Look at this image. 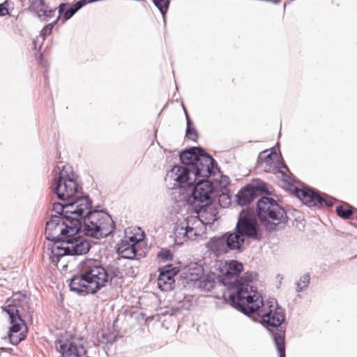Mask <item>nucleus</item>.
Returning a JSON list of instances; mask_svg holds the SVG:
<instances>
[{
	"label": "nucleus",
	"mask_w": 357,
	"mask_h": 357,
	"mask_svg": "<svg viewBox=\"0 0 357 357\" xmlns=\"http://www.w3.org/2000/svg\"><path fill=\"white\" fill-rule=\"evenodd\" d=\"M82 228L85 235L101 238L113 232L114 223L107 213L102 211H89L83 218Z\"/></svg>",
	"instance_id": "obj_6"
},
{
	"label": "nucleus",
	"mask_w": 357,
	"mask_h": 357,
	"mask_svg": "<svg viewBox=\"0 0 357 357\" xmlns=\"http://www.w3.org/2000/svg\"><path fill=\"white\" fill-rule=\"evenodd\" d=\"M202 267L197 263L191 264L183 271L185 280L191 282L199 280L203 275Z\"/></svg>",
	"instance_id": "obj_25"
},
{
	"label": "nucleus",
	"mask_w": 357,
	"mask_h": 357,
	"mask_svg": "<svg viewBox=\"0 0 357 357\" xmlns=\"http://www.w3.org/2000/svg\"><path fill=\"white\" fill-rule=\"evenodd\" d=\"M200 234L201 229H198V228L189 227V226H185V236L186 238L190 240H194L198 236H199Z\"/></svg>",
	"instance_id": "obj_30"
},
{
	"label": "nucleus",
	"mask_w": 357,
	"mask_h": 357,
	"mask_svg": "<svg viewBox=\"0 0 357 357\" xmlns=\"http://www.w3.org/2000/svg\"><path fill=\"white\" fill-rule=\"evenodd\" d=\"M230 201L229 200L228 202H227L225 204H229Z\"/></svg>",
	"instance_id": "obj_40"
},
{
	"label": "nucleus",
	"mask_w": 357,
	"mask_h": 357,
	"mask_svg": "<svg viewBox=\"0 0 357 357\" xmlns=\"http://www.w3.org/2000/svg\"><path fill=\"white\" fill-rule=\"evenodd\" d=\"M86 4H87V0H79L74 3L72 6H70L69 9L66 10L69 4L68 3H61L59 7V17H60V16L63 14V18L65 19V21H66L71 18L80 8H82Z\"/></svg>",
	"instance_id": "obj_24"
},
{
	"label": "nucleus",
	"mask_w": 357,
	"mask_h": 357,
	"mask_svg": "<svg viewBox=\"0 0 357 357\" xmlns=\"http://www.w3.org/2000/svg\"><path fill=\"white\" fill-rule=\"evenodd\" d=\"M159 271L160 275L157 280L158 287L165 291L172 289L175 282L174 278L178 272L177 268L167 265L160 268Z\"/></svg>",
	"instance_id": "obj_20"
},
{
	"label": "nucleus",
	"mask_w": 357,
	"mask_h": 357,
	"mask_svg": "<svg viewBox=\"0 0 357 357\" xmlns=\"http://www.w3.org/2000/svg\"><path fill=\"white\" fill-rule=\"evenodd\" d=\"M68 208L70 214L74 218H77L82 223V220L86 215L87 212L91 208L92 202L89 196H77L70 199Z\"/></svg>",
	"instance_id": "obj_16"
},
{
	"label": "nucleus",
	"mask_w": 357,
	"mask_h": 357,
	"mask_svg": "<svg viewBox=\"0 0 357 357\" xmlns=\"http://www.w3.org/2000/svg\"><path fill=\"white\" fill-rule=\"evenodd\" d=\"M294 193L299 199L310 207L323 205L330 207L333 204V201L324 199L319 194L308 188H295Z\"/></svg>",
	"instance_id": "obj_15"
},
{
	"label": "nucleus",
	"mask_w": 357,
	"mask_h": 357,
	"mask_svg": "<svg viewBox=\"0 0 357 357\" xmlns=\"http://www.w3.org/2000/svg\"><path fill=\"white\" fill-rule=\"evenodd\" d=\"M336 213L338 216L344 219H348L352 214L350 208H345L342 206H338L336 208Z\"/></svg>",
	"instance_id": "obj_33"
},
{
	"label": "nucleus",
	"mask_w": 357,
	"mask_h": 357,
	"mask_svg": "<svg viewBox=\"0 0 357 357\" xmlns=\"http://www.w3.org/2000/svg\"><path fill=\"white\" fill-rule=\"evenodd\" d=\"M187 190L190 188V192H186L184 196L187 204L191 205L193 208L213 206L211 204L212 195L213 194V186L212 183L207 180L199 181L195 185L194 183L186 188H180Z\"/></svg>",
	"instance_id": "obj_7"
},
{
	"label": "nucleus",
	"mask_w": 357,
	"mask_h": 357,
	"mask_svg": "<svg viewBox=\"0 0 357 357\" xmlns=\"http://www.w3.org/2000/svg\"><path fill=\"white\" fill-rule=\"evenodd\" d=\"M62 241L59 247H57L56 244L48 245L43 253V257L48 258L54 265H56L63 256L84 255L87 253L91 248L88 241L77 234Z\"/></svg>",
	"instance_id": "obj_5"
},
{
	"label": "nucleus",
	"mask_w": 357,
	"mask_h": 357,
	"mask_svg": "<svg viewBox=\"0 0 357 357\" xmlns=\"http://www.w3.org/2000/svg\"><path fill=\"white\" fill-rule=\"evenodd\" d=\"M266 151L259 153L257 160L258 167L268 173H281L282 180L289 182V177L285 174V171L289 172V169L282 161L281 156L275 152H271L268 154H266Z\"/></svg>",
	"instance_id": "obj_10"
},
{
	"label": "nucleus",
	"mask_w": 357,
	"mask_h": 357,
	"mask_svg": "<svg viewBox=\"0 0 357 357\" xmlns=\"http://www.w3.org/2000/svg\"><path fill=\"white\" fill-rule=\"evenodd\" d=\"M72 291L79 295H85L89 294H96L97 290L91 285V282L82 273L78 271V274L74 275L69 284Z\"/></svg>",
	"instance_id": "obj_18"
},
{
	"label": "nucleus",
	"mask_w": 357,
	"mask_h": 357,
	"mask_svg": "<svg viewBox=\"0 0 357 357\" xmlns=\"http://www.w3.org/2000/svg\"><path fill=\"white\" fill-rule=\"evenodd\" d=\"M257 220L253 213L249 211L243 210L238 219L236 226V232L231 234L238 235L244 243V238H258Z\"/></svg>",
	"instance_id": "obj_12"
},
{
	"label": "nucleus",
	"mask_w": 357,
	"mask_h": 357,
	"mask_svg": "<svg viewBox=\"0 0 357 357\" xmlns=\"http://www.w3.org/2000/svg\"><path fill=\"white\" fill-rule=\"evenodd\" d=\"M256 211L261 225L266 230H276L287 222L286 211L271 197H261L257 201Z\"/></svg>",
	"instance_id": "obj_4"
},
{
	"label": "nucleus",
	"mask_w": 357,
	"mask_h": 357,
	"mask_svg": "<svg viewBox=\"0 0 357 357\" xmlns=\"http://www.w3.org/2000/svg\"><path fill=\"white\" fill-rule=\"evenodd\" d=\"M242 246V240L238 235L225 234L220 237L212 238L206 248L216 256L227 253L229 250H239Z\"/></svg>",
	"instance_id": "obj_11"
},
{
	"label": "nucleus",
	"mask_w": 357,
	"mask_h": 357,
	"mask_svg": "<svg viewBox=\"0 0 357 357\" xmlns=\"http://www.w3.org/2000/svg\"><path fill=\"white\" fill-rule=\"evenodd\" d=\"M17 333V332H11V331L10 330V334H9L10 342L12 344H14V345L17 344L19 342H20L23 340V337H21V334L20 335L13 334V333Z\"/></svg>",
	"instance_id": "obj_35"
},
{
	"label": "nucleus",
	"mask_w": 357,
	"mask_h": 357,
	"mask_svg": "<svg viewBox=\"0 0 357 357\" xmlns=\"http://www.w3.org/2000/svg\"><path fill=\"white\" fill-rule=\"evenodd\" d=\"M153 2L163 15L167 13L169 0H153Z\"/></svg>",
	"instance_id": "obj_31"
},
{
	"label": "nucleus",
	"mask_w": 357,
	"mask_h": 357,
	"mask_svg": "<svg viewBox=\"0 0 357 357\" xmlns=\"http://www.w3.org/2000/svg\"><path fill=\"white\" fill-rule=\"evenodd\" d=\"M28 10L43 21L49 20L55 13L44 0H29Z\"/></svg>",
	"instance_id": "obj_19"
},
{
	"label": "nucleus",
	"mask_w": 357,
	"mask_h": 357,
	"mask_svg": "<svg viewBox=\"0 0 357 357\" xmlns=\"http://www.w3.org/2000/svg\"><path fill=\"white\" fill-rule=\"evenodd\" d=\"M1 350L5 351V350H6V349H5V348H3V347H1Z\"/></svg>",
	"instance_id": "obj_39"
},
{
	"label": "nucleus",
	"mask_w": 357,
	"mask_h": 357,
	"mask_svg": "<svg viewBox=\"0 0 357 357\" xmlns=\"http://www.w3.org/2000/svg\"><path fill=\"white\" fill-rule=\"evenodd\" d=\"M265 191L266 189L261 186L246 185L238 192L236 202L240 206L248 204Z\"/></svg>",
	"instance_id": "obj_21"
},
{
	"label": "nucleus",
	"mask_w": 357,
	"mask_h": 357,
	"mask_svg": "<svg viewBox=\"0 0 357 357\" xmlns=\"http://www.w3.org/2000/svg\"><path fill=\"white\" fill-rule=\"evenodd\" d=\"M107 273L108 275V281L110 280V282H112V280L116 279H123V273L117 267L110 268L109 270H107Z\"/></svg>",
	"instance_id": "obj_28"
},
{
	"label": "nucleus",
	"mask_w": 357,
	"mask_h": 357,
	"mask_svg": "<svg viewBox=\"0 0 357 357\" xmlns=\"http://www.w3.org/2000/svg\"><path fill=\"white\" fill-rule=\"evenodd\" d=\"M82 229V223L77 218L66 220L61 216L52 215L46 223L45 235L48 242L45 243L44 250L50 245L56 244L59 247L62 241L76 235Z\"/></svg>",
	"instance_id": "obj_3"
},
{
	"label": "nucleus",
	"mask_w": 357,
	"mask_h": 357,
	"mask_svg": "<svg viewBox=\"0 0 357 357\" xmlns=\"http://www.w3.org/2000/svg\"><path fill=\"white\" fill-rule=\"evenodd\" d=\"M59 176L55 178L54 189L59 199L70 200L78 192L79 185L75 175L69 165H64L62 169L58 167Z\"/></svg>",
	"instance_id": "obj_8"
},
{
	"label": "nucleus",
	"mask_w": 357,
	"mask_h": 357,
	"mask_svg": "<svg viewBox=\"0 0 357 357\" xmlns=\"http://www.w3.org/2000/svg\"><path fill=\"white\" fill-rule=\"evenodd\" d=\"M223 199H229L226 195H222L219 197V202H221Z\"/></svg>",
	"instance_id": "obj_38"
},
{
	"label": "nucleus",
	"mask_w": 357,
	"mask_h": 357,
	"mask_svg": "<svg viewBox=\"0 0 357 357\" xmlns=\"http://www.w3.org/2000/svg\"><path fill=\"white\" fill-rule=\"evenodd\" d=\"M243 264L237 261L226 263L225 272L222 273V282L228 290L232 291L234 284L238 282V275L243 271Z\"/></svg>",
	"instance_id": "obj_17"
},
{
	"label": "nucleus",
	"mask_w": 357,
	"mask_h": 357,
	"mask_svg": "<svg viewBox=\"0 0 357 357\" xmlns=\"http://www.w3.org/2000/svg\"><path fill=\"white\" fill-rule=\"evenodd\" d=\"M3 310L6 312L10 319L11 332H19L21 329L20 324L23 321L18 314V310L15 305H8L3 307Z\"/></svg>",
	"instance_id": "obj_23"
},
{
	"label": "nucleus",
	"mask_w": 357,
	"mask_h": 357,
	"mask_svg": "<svg viewBox=\"0 0 357 357\" xmlns=\"http://www.w3.org/2000/svg\"><path fill=\"white\" fill-rule=\"evenodd\" d=\"M59 20V17H57V19L53 22L52 23L48 24L46 25L40 31V36L43 38V40H45V38L50 35L52 33V29L54 26V25L57 23L58 20Z\"/></svg>",
	"instance_id": "obj_32"
},
{
	"label": "nucleus",
	"mask_w": 357,
	"mask_h": 357,
	"mask_svg": "<svg viewBox=\"0 0 357 357\" xmlns=\"http://www.w3.org/2000/svg\"><path fill=\"white\" fill-rule=\"evenodd\" d=\"M180 160L185 167L175 165L166 176V180L174 181L173 188L189 187L198 177H209L215 163L210 155L199 147L183 151Z\"/></svg>",
	"instance_id": "obj_2"
},
{
	"label": "nucleus",
	"mask_w": 357,
	"mask_h": 357,
	"mask_svg": "<svg viewBox=\"0 0 357 357\" xmlns=\"http://www.w3.org/2000/svg\"><path fill=\"white\" fill-rule=\"evenodd\" d=\"M77 268L89 280L97 291L108 282L107 270L100 260L85 259L79 264Z\"/></svg>",
	"instance_id": "obj_9"
},
{
	"label": "nucleus",
	"mask_w": 357,
	"mask_h": 357,
	"mask_svg": "<svg viewBox=\"0 0 357 357\" xmlns=\"http://www.w3.org/2000/svg\"><path fill=\"white\" fill-rule=\"evenodd\" d=\"M68 204H61L54 202L52 204V210L55 211L59 215L57 216H61L63 219L68 220V219H74L75 218L70 214V211H68Z\"/></svg>",
	"instance_id": "obj_26"
},
{
	"label": "nucleus",
	"mask_w": 357,
	"mask_h": 357,
	"mask_svg": "<svg viewBox=\"0 0 357 357\" xmlns=\"http://www.w3.org/2000/svg\"><path fill=\"white\" fill-rule=\"evenodd\" d=\"M192 210L197 213V216H190L186 219L185 226L189 227L202 229L204 225H209L216 220V212L214 206L193 208Z\"/></svg>",
	"instance_id": "obj_14"
},
{
	"label": "nucleus",
	"mask_w": 357,
	"mask_h": 357,
	"mask_svg": "<svg viewBox=\"0 0 357 357\" xmlns=\"http://www.w3.org/2000/svg\"><path fill=\"white\" fill-rule=\"evenodd\" d=\"M158 257L162 261L172 260L173 255L169 250L162 249L158 253Z\"/></svg>",
	"instance_id": "obj_34"
},
{
	"label": "nucleus",
	"mask_w": 357,
	"mask_h": 357,
	"mask_svg": "<svg viewBox=\"0 0 357 357\" xmlns=\"http://www.w3.org/2000/svg\"><path fill=\"white\" fill-rule=\"evenodd\" d=\"M5 3H7V1H5V3L3 4H0V16H3L8 14V8L4 6Z\"/></svg>",
	"instance_id": "obj_37"
},
{
	"label": "nucleus",
	"mask_w": 357,
	"mask_h": 357,
	"mask_svg": "<svg viewBox=\"0 0 357 357\" xmlns=\"http://www.w3.org/2000/svg\"><path fill=\"white\" fill-rule=\"evenodd\" d=\"M185 225H180L177 226L175 228V235L176 238H179L181 236H182L183 238H185Z\"/></svg>",
	"instance_id": "obj_36"
},
{
	"label": "nucleus",
	"mask_w": 357,
	"mask_h": 357,
	"mask_svg": "<svg viewBox=\"0 0 357 357\" xmlns=\"http://www.w3.org/2000/svg\"><path fill=\"white\" fill-rule=\"evenodd\" d=\"M256 277L252 272H246L243 277L238 278L233 288L234 292L228 296V301L236 309L245 314H257L261 317L263 324L275 328L277 332L273 333V341L279 353V357L285 356V328L281 325L284 321V310L278 306L274 299L265 305L261 295L250 284Z\"/></svg>",
	"instance_id": "obj_1"
},
{
	"label": "nucleus",
	"mask_w": 357,
	"mask_h": 357,
	"mask_svg": "<svg viewBox=\"0 0 357 357\" xmlns=\"http://www.w3.org/2000/svg\"><path fill=\"white\" fill-rule=\"evenodd\" d=\"M310 274L306 273L303 275L299 280V281L297 282V288L296 290L298 292L303 291L305 288L307 287L309 283H310Z\"/></svg>",
	"instance_id": "obj_29"
},
{
	"label": "nucleus",
	"mask_w": 357,
	"mask_h": 357,
	"mask_svg": "<svg viewBox=\"0 0 357 357\" xmlns=\"http://www.w3.org/2000/svg\"><path fill=\"white\" fill-rule=\"evenodd\" d=\"M144 235L141 234L126 236L118 245L116 252L119 256L128 259H138L142 257L139 252V243L144 239Z\"/></svg>",
	"instance_id": "obj_13"
},
{
	"label": "nucleus",
	"mask_w": 357,
	"mask_h": 357,
	"mask_svg": "<svg viewBox=\"0 0 357 357\" xmlns=\"http://www.w3.org/2000/svg\"><path fill=\"white\" fill-rule=\"evenodd\" d=\"M186 114V118H187V128H186V137L191 139L192 141H196L198 138V135L196 131V130L194 128L191 127L192 122L188 115Z\"/></svg>",
	"instance_id": "obj_27"
},
{
	"label": "nucleus",
	"mask_w": 357,
	"mask_h": 357,
	"mask_svg": "<svg viewBox=\"0 0 357 357\" xmlns=\"http://www.w3.org/2000/svg\"><path fill=\"white\" fill-rule=\"evenodd\" d=\"M79 349H83L82 344L70 340L56 341V350L63 357H80Z\"/></svg>",
	"instance_id": "obj_22"
}]
</instances>
